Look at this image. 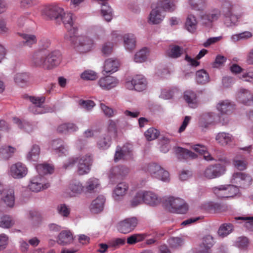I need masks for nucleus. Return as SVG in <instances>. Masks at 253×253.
I'll return each instance as SVG.
<instances>
[{"label":"nucleus","mask_w":253,"mask_h":253,"mask_svg":"<svg viewBox=\"0 0 253 253\" xmlns=\"http://www.w3.org/2000/svg\"><path fill=\"white\" fill-rule=\"evenodd\" d=\"M213 243V238L210 235H207L203 238V244L206 248V251H203L202 253H210L209 249Z\"/></svg>","instance_id":"obj_58"},{"label":"nucleus","mask_w":253,"mask_h":253,"mask_svg":"<svg viewBox=\"0 0 253 253\" xmlns=\"http://www.w3.org/2000/svg\"><path fill=\"white\" fill-rule=\"evenodd\" d=\"M146 80L141 75L134 77L131 81H128L126 83V87L130 90L134 89L141 91L146 87Z\"/></svg>","instance_id":"obj_9"},{"label":"nucleus","mask_w":253,"mask_h":253,"mask_svg":"<svg viewBox=\"0 0 253 253\" xmlns=\"http://www.w3.org/2000/svg\"><path fill=\"white\" fill-rule=\"evenodd\" d=\"M233 139V137L231 134L224 132L218 133L215 137V140L218 143L223 146L231 145Z\"/></svg>","instance_id":"obj_25"},{"label":"nucleus","mask_w":253,"mask_h":253,"mask_svg":"<svg viewBox=\"0 0 253 253\" xmlns=\"http://www.w3.org/2000/svg\"><path fill=\"white\" fill-rule=\"evenodd\" d=\"M46 50L38 49L35 51L31 57L32 66L45 68Z\"/></svg>","instance_id":"obj_14"},{"label":"nucleus","mask_w":253,"mask_h":253,"mask_svg":"<svg viewBox=\"0 0 253 253\" xmlns=\"http://www.w3.org/2000/svg\"><path fill=\"white\" fill-rule=\"evenodd\" d=\"M52 149L59 156L66 155L68 152L67 147L64 142L60 139L53 140L51 143Z\"/></svg>","instance_id":"obj_24"},{"label":"nucleus","mask_w":253,"mask_h":253,"mask_svg":"<svg viewBox=\"0 0 253 253\" xmlns=\"http://www.w3.org/2000/svg\"><path fill=\"white\" fill-rule=\"evenodd\" d=\"M40 154V147L37 145H33L31 151L27 155V159L29 161H36Z\"/></svg>","instance_id":"obj_47"},{"label":"nucleus","mask_w":253,"mask_h":253,"mask_svg":"<svg viewBox=\"0 0 253 253\" xmlns=\"http://www.w3.org/2000/svg\"><path fill=\"white\" fill-rule=\"evenodd\" d=\"M239 192L237 186L233 185H226L225 198L233 197Z\"/></svg>","instance_id":"obj_55"},{"label":"nucleus","mask_w":253,"mask_h":253,"mask_svg":"<svg viewBox=\"0 0 253 253\" xmlns=\"http://www.w3.org/2000/svg\"><path fill=\"white\" fill-rule=\"evenodd\" d=\"M188 2L192 9L195 10H203L206 4V0H188Z\"/></svg>","instance_id":"obj_45"},{"label":"nucleus","mask_w":253,"mask_h":253,"mask_svg":"<svg viewBox=\"0 0 253 253\" xmlns=\"http://www.w3.org/2000/svg\"><path fill=\"white\" fill-rule=\"evenodd\" d=\"M129 172V169L125 166H118L110 169L108 172V177L110 180L124 179Z\"/></svg>","instance_id":"obj_10"},{"label":"nucleus","mask_w":253,"mask_h":253,"mask_svg":"<svg viewBox=\"0 0 253 253\" xmlns=\"http://www.w3.org/2000/svg\"><path fill=\"white\" fill-rule=\"evenodd\" d=\"M21 36L24 40V44L26 46L31 47L37 42V39L34 35L22 34Z\"/></svg>","instance_id":"obj_52"},{"label":"nucleus","mask_w":253,"mask_h":253,"mask_svg":"<svg viewBox=\"0 0 253 253\" xmlns=\"http://www.w3.org/2000/svg\"><path fill=\"white\" fill-rule=\"evenodd\" d=\"M72 30L68 35H65L66 40L74 45L75 47L80 52L84 53L90 51L93 45V41L87 37L78 36L77 33L72 35Z\"/></svg>","instance_id":"obj_1"},{"label":"nucleus","mask_w":253,"mask_h":253,"mask_svg":"<svg viewBox=\"0 0 253 253\" xmlns=\"http://www.w3.org/2000/svg\"><path fill=\"white\" fill-rule=\"evenodd\" d=\"M159 131L153 127L149 128L145 132V136L148 141H151L156 139L159 136Z\"/></svg>","instance_id":"obj_56"},{"label":"nucleus","mask_w":253,"mask_h":253,"mask_svg":"<svg viewBox=\"0 0 253 253\" xmlns=\"http://www.w3.org/2000/svg\"><path fill=\"white\" fill-rule=\"evenodd\" d=\"M234 167L240 170H244L247 168L248 163L242 156H237L233 161Z\"/></svg>","instance_id":"obj_40"},{"label":"nucleus","mask_w":253,"mask_h":253,"mask_svg":"<svg viewBox=\"0 0 253 253\" xmlns=\"http://www.w3.org/2000/svg\"><path fill=\"white\" fill-rule=\"evenodd\" d=\"M144 203L143 191L137 192L130 201V206L135 207Z\"/></svg>","instance_id":"obj_49"},{"label":"nucleus","mask_w":253,"mask_h":253,"mask_svg":"<svg viewBox=\"0 0 253 253\" xmlns=\"http://www.w3.org/2000/svg\"><path fill=\"white\" fill-rule=\"evenodd\" d=\"M100 186L99 180L94 177H91L86 182L84 189L86 193H91L95 192Z\"/></svg>","instance_id":"obj_31"},{"label":"nucleus","mask_w":253,"mask_h":253,"mask_svg":"<svg viewBox=\"0 0 253 253\" xmlns=\"http://www.w3.org/2000/svg\"><path fill=\"white\" fill-rule=\"evenodd\" d=\"M144 195V203L155 206L161 203V199L155 193L151 191H143Z\"/></svg>","instance_id":"obj_22"},{"label":"nucleus","mask_w":253,"mask_h":253,"mask_svg":"<svg viewBox=\"0 0 253 253\" xmlns=\"http://www.w3.org/2000/svg\"><path fill=\"white\" fill-rule=\"evenodd\" d=\"M105 199L103 196H99L94 200L90 206L91 212L98 213L103 210Z\"/></svg>","instance_id":"obj_28"},{"label":"nucleus","mask_w":253,"mask_h":253,"mask_svg":"<svg viewBox=\"0 0 253 253\" xmlns=\"http://www.w3.org/2000/svg\"><path fill=\"white\" fill-rule=\"evenodd\" d=\"M15 148L10 146H4L0 149V156L5 160L12 157L15 151Z\"/></svg>","instance_id":"obj_41"},{"label":"nucleus","mask_w":253,"mask_h":253,"mask_svg":"<svg viewBox=\"0 0 253 253\" xmlns=\"http://www.w3.org/2000/svg\"><path fill=\"white\" fill-rule=\"evenodd\" d=\"M2 200L7 207H13L15 202L14 190L13 189H8L4 194Z\"/></svg>","instance_id":"obj_37"},{"label":"nucleus","mask_w":253,"mask_h":253,"mask_svg":"<svg viewBox=\"0 0 253 253\" xmlns=\"http://www.w3.org/2000/svg\"><path fill=\"white\" fill-rule=\"evenodd\" d=\"M119 65V62L118 60L109 58L106 60L104 62L103 71L107 74H112L118 70Z\"/></svg>","instance_id":"obj_27"},{"label":"nucleus","mask_w":253,"mask_h":253,"mask_svg":"<svg viewBox=\"0 0 253 253\" xmlns=\"http://www.w3.org/2000/svg\"><path fill=\"white\" fill-rule=\"evenodd\" d=\"M81 78L85 80H95L97 78V74L92 70H86L81 75Z\"/></svg>","instance_id":"obj_59"},{"label":"nucleus","mask_w":253,"mask_h":253,"mask_svg":"<svg viewBox=\"0 0 253 253\" xmlns=\"http://www.w3.org/2000/svg\"><path fill=\"white\" fill-rule=\"evenodd\" d=\"M169 244L171 248H178L183 245L184 240L180 237H172L169 240Z\"/></svg>","instance_id":"obj_57"},{"label":"nucleus","mask_w":253,"mask_h":253,"mask_svg":"<svg viewBox=\"0 0 253 253\" xmlns=\"http://www.w3.org/2000/svg\"><path fill=\"white\" fill-rule=\"evenodd\" d=\"M238 98L242 103L249 105L253 101V95L246 89H241L238 93Z\"/></svg>","instance_id":"obj_32"},{"label":"nucleus","mask_w":253,"mask_h":253,"mask_svg":"<svg viewBox=\"0 0 253 253\" xmlns=\"http://www.w3.org/2000/svg\"><path fill=\"white\" fill-rule=\"evenodd\" d=\"M225 170V167L221 164L211 165L204 170L202 175L206 179H211L220 176Z\"/></svg>","instance_id":"obj_5"},{"label":"nucleus","mask_w":253,"mask_h":253,"mask_svg":"<svg viewBox=\"0 0 253 253\" xmlns=\"http://www.w3.org/2000/svg\"><path fill=\"white\" fill-rule=\"evenodd\" d=\"M221 8L224 16V23L228 27L236 25L238 17L233 12V5L227 0H222Z\"/></svg>","instance_id":"obj_2"},{"label":"nucleus","mask_w":253,"mask_h":253,"mask_svg":"<svg viewBox=\"0 0 253 253\" xmlns=\"http://www.w3.org/2000/svg\"><path fill=\"white\" fill-rule=\"evenodd\" d=\"M183 53V48L178 45L172 46L168 52L169 57L177 58Z\"/></svg>","instance_id":"obj_48"},{"label":"nucleus","mask_w":253,"mask_h":253,"mask_svg":"<svg viewBox=\"0 0 253 253\" xmlns=\"http://www.w3.org/2000/svg\"><path fill=\"white\" fill-rule=\"evenodd\" d=\"M217 109L223 114L230 113L233 110V106L228 100L220 101L216 106Z\"/></svg>","instance_id":"obj_36"},{"label":"nucleus","mask_w":253,"mask_h":253,"mask_svg":"<svg viewBox=\"0 0 253 253\" xmlns=\"http://www.w3.org/2000/svg\"><path fill=\"white\" fill-rule=\"evenodd\" d=\"M13 121L20 128L23 129L28 132H30L33 130L32 126L29 122L21 121L17 118H14L13 119Z\"/></svg>","instance_id":"obj_51"},{"label":"nucleus","mask_w":253,"mask_h":253,"mask_svg":"<svg viewBox=\"0 0 253 253\" xmlns=\"http://www.w3.org/2000/svg\"><path fill=\"white\" fill-rule=\"evenodd\" d=\"M175 0H158L154 4L163 11L171 12L175 9Z\"/></svg>","instance_id":"obj_26"},{"label":"nucleus","mask_w":253,"mask_h":253,"mask_svg":"<svg viewBox=\"0 0 253 253\" xmlns=\"http://www.w3.org/2000/svg\"><path fill=\"white\" fill-rule=\"evenodd\" d=\"M79 104L82 108L87 111L90 110L95 106L94 102L90 100H81L79 101Z\"/></svg>","instance_id":"obj_64"},{"label":"nucleus","mask_w":253,"mask_h":253,"mask_svg":"<svg viewBox=\"0 0 253 253\" xmlns=\"http://www.w3.org/2000/svg\"><path fill=\"white\" fill-rule=\"evenodd\" d=\"M58 213L61 216L64 217H68L70 213V210L64 204H60L57 207Z\"/></svg>","instance_id":"obj_61"},{"label":"nucleus","mask_w":253,"mask_h":253,"mask_svg":"<svg viewBox=\"0 0 253 253\" xmlns=\"http://www.w3.org/2000/svg\"><path fill=\"white\" fill-rule=\"evenodd\" d=\"M184 99L191 108L197 106L196 95L192 91L187 90L184 92Z\"/></svg>","instance_id":"obj_39"},{"label":"nucleus","mask_w":253,"mask_h":253,"mask_svg":"<svg viewBox=\"0 0 253 253\" xmlns=\"http://www.w3.org/2000/svg\"><path fill=\"white\" fill-rule=\"evenodd\" d=\"M84 190V186L80 181H73L69 185L67 194L70 197H75L81 194Z\"/></svg>","instance_id":"obj_21"},{"label":"nucleus","mask_w":253,"mask_h":253,"mask_svg":"<svg viewBox=\"0 0 253 253\" xmlns=\"http://www.w3.org/2000/svg\"><path fill=\"white\" fill-rule=\"evenodd\" d=\"M124 46L128 51H132L136 47V38L132 34L124 35L123 37Z\"/></svg>","instance_id":"obj_33"},{"label":"nucleus","mask_w":253,"mask_h":253,"mask_svg":"<svg viewBox=\"0 0 253 253\" xmlns=\"http://www.w3.org/2000/svg\"><path fill=\"white\" fill-rule=\"evenodd\" d=\"M29 99L33 104L32 105L29 107V109L33 113L35 114H41L49 112L50 111L49 108L43 106L45 97L30 96L29 97Z\"/></svg>","instance_id":"obj_6"},{"label":"nucleus","mask_w":253,"mask_h":253,"mask_svg":"<svg viewBox=\"0 0 253 253\" xmlns=\"http://www.w3.org/2000/svg\"><path fill=\"white\" fill-rule=\"evenodd\" d=\"M42 13L49 18L54 19L58 22L62 14H64V11L62 8L58 5H48L43 9Z\"/></svg>","instance_id":"obj_13"},{"label":"nucleus","mask_w":253,"mask_h":253,"mask_svg":"<svg viewBox=\"0 0 253 253\" xmlns=\"http://www.w3.org/2000/svg\"><path fill=\"white\" fill-rule=\"evenodd\" d=\"M143 169L148 172L153 177L164 182H169L170 180L168 171L157 164L152 163L144 166Z\"/></svg>","instance_id":"obj_4"},{"label":"nucleus","mask_w":253,"mask_h":253,"mask_svg":"<svg viewBox=\"0 0 253 253\" xmlns=\"http://www.w3.org/2000/svg\"><path fill=\"white\" fill-rule=\"evenodd\" d=\"M111 136L108 133L105 134L99 137L97 144L99 149H106L109 148L111 144Z\"/></svg>","instance_id":"obj_38"},{"label":"nucleus","mask_w":253,"mask_h":253,"mask_svg":"<svg viewBox=\"0 0 253 253\" xmlns=\"http://www.w3.org/2000/svg\"><path fill=\"white\" fill-rule=\"evenodd\" d=\"M74 238L72 233L69 230H63L58 235L57 242L61 245H66L72 243Z\"/></svg>","instance_id":"obj_23"},{"label":"nucleus","mask_w":253,"mask_h":253,"mask_svg":"<svg viewBox=\"0 0 253 253\" xmlns=\"http://www.w3.org/2000/svg\"><path fill=\"white\" fill-rule=\"evenodd\" d=\"M27 172V167L20 162L15 163L10 167L9 174L14 178H23L26 175Z\"/></svg>","instance_id":"obj_15"},{"label":"nucleus","mask_w":253,"mask_h":253,"mask_svg":"<svg viewBox=\"0 0 253 253\" xmlns=\"http://www.w3.org/2000/svg\"><path fill=\"white\" fill-rule=\"evenodd\" d=\"M129 188L127 183L121 182L118 183L113 190V196L116 201H119L127 193Z\"/></svg>","instance_id":"obj_20"},{"label":"nucleus","mask_w":253,"mask_h":253,"mask_svg":"<svg viewBox=\"0 0 253 253\" xmlns=\"http://www.w3.org/2000/svg\"><path fill=\"white\" fill-rule=\"evenodd\" d=\"M252 37V34L249 31H245L244 32L233 35L231 37V39L233 42H236L241 40H246L251 38Z\"/></svg>","instance_id":"obj_53"},{"label":"nucleus","mask_w":253,"mask_h":253,"mask_svg":"<svg viewBox=\"0 0 253 253\" xmlns=\"http://www.w3.org/2000/svg\"><path fill=\"white\" fill-rule=\"evenodd\" d=\"M148 54V48H143L135 53L134 61L136 63L143 62L146 60Z\"/></svg>","instance_id":"obj_42"},{"label":"nucleus","mask_w":253,"mask_h":253,"mask_svg":"<svg viewBox=\"0 0 253 253\" xmlns=\"http://www.w3.org/2000/svg\"><path fill=\"white\" fill-rule=\"evenodd\" d=\"M117 123L115 121L110 120L109 121L108 126L107 128V133L109 134L112 133L113 134L114 137H116L117 135Z\"/></svg>","instance_id":"obj_62"},{"label":"nucleus","mask_w":253,"mask_h":253,"mask_svg":"<svg viewBox=\"0 0 253 253\" xmlns=\"http://www.w3.org/2000/svg\"><path fill=\"white\" fill-rule=\"evenodd\" d=\"M145 237L146 236L144 234H134L127 238V243L129 245H133L143 241Z\"/></svg>","instance_id":"obj_54"},{"label":"nucleus","mask_w":253,"mask_h":253,"mask_svg":"<svg viewBox=\"0 0 253 253\" xmlns=\"http://www.w3.org/2000/svg\"><path fill=\"white\" fill-rule=\"evenodd\" d=\"M152 8V11L149 16V23L153 24H157L161 23L165 17L162 14L163 11L154 4H153Z\"/></svg>","instance_id":"obj_19"},{"label":"nucleus","mask_w":253,"mask_h":253,"mask_svg":"<svg viewBox=\"0 0 253 253\" xmlns=\"http://www.w3.org/2000/svg\"><path fill=\"white\" fill-rule=\"evenodd\" d=\"M174 149L179 159H196L197 157V155L196 154L188 149H184L180 147H175Z\"/></svg>","instance_id":"obj_34"},{"label":"nucleus","mask_w":253,"mask_h":253,"mask_svg":"<svg viewBox=\"0 0 253 253\" xmlns=\"http://www.w3.org/2000/svg\"><path fill=\"white\" fill-rule=\"evenodd\" d=\"M49 186L50 184L48 182L45 183L44 178L39 176L33 178L28 185L30 190L36 192L47 189Z\"/></svg>","instance_id":"obj_16"},{"label":"nucleus","mask_w":253,"mask_h":253,"mask_svg":"<svg viewBox=\"0 0 253 253\" xmlns=\"http://www.w3.org/2000/svg\"><path fill=\"white\" fill-rule=\"evenodd\" d=\"M12 218L7 215H3L0 219V227L3 228H9L14 224Z\"/></svg>","instance_id":"obj_50"},{"label":"nucleus","mask_w":253,"mask_h":253,"mask_svg":"<svg viewBox=\"0 0 253 253\" xmlns=\"http://www.w3.org/2000/svg\"><path fill=\"white\" fill-rule=\"evenodd\" d=\"M233 227L231 223H224L222 224L219 227L218 234L222 237L226 236L233 231Z\"/></svg>","instance_id":"obj_46"},{"label":"nucleus","mask_w":253,"mask_h":253,"mask_svg":"<svg viewBox=\"0 0 253 253\" xmlns=\"http://www.w3.org/2000/svg\"><path fill=\"white\" fill-rule=\"evenodd\" d=\"M213 193L219 198H225L226 185H219L212 188Z\"/></svg>","instance_id":"obj_60"},{"label":"nucleus","mask_w":253,"mask_h":253,"mask_svg":"<svg viewBox=\"0 0 253 253\" xmlns=\"http://www.w3.org/2000/svg\"><path fill=\"white\" fill-rule=\"evenodd\" d=\"M61 60V54L59 51L54 50L48 54L46 52L45 69H51L58 66Z\"/></svg>","instance_id":"obj_12"},{"label":"nucleus","mask_w":253,"mask_h":253,"mask_svg":"<svg viewBox=\"0 0 253 253\" xmlns=\"http://www.w3.org/2000/svg\"><path fill=\"white\" fill-rule=\"evenodd\" d=\"M196 79L198 84H205L209 82L210 77L205 70H201L196 72Z\"/></svg>","instance_id":"obj_43"},{"label":"nucleus","mask_w":253,"mask_h":253,"mask_svg":"<svg viewBox=\"0 0 253 253\" xmlns=\"http://www.w3.org/2000/svg\"><path fill=\"white\" fill-rule=\"evenodd\" d=\"M36 169L40 175L51 173L53 170L52 166L47 164H41L36 166Z\"/></svg>","instance_id":"obj_44"},{"label":"nucleus","mask_w":253,"mask_h":253,"mask_svg":"<svg viewBox=\"0 0 253 253\" xmlns=\"http://www.w3.org/2000/svg\"><path fill=\"white\" fill-rule=\"evenodd\" d=\"M198 21L195 15L188 14L185 23V29L190 33H194L197 28Z\"/></svg>","instance_id":"obj_30"},{"label":"nucleus","mask_w":253,"mask_h":253,"mask_svg":"<svg viewBox=\"0 0 253 253\" xmlns=\"http://www.w3.org/2000/svg\"><path fill=\"white\" fill-rule=\"evenodd\" d=\"M74 15L71 13H65L64 12V14H62L61 18H59L58 22L62 21L66 28L68 29V32L66 35L69 36V32L71 30H72V35L77 32V29L74 25Z\"/></svg>","instance_id":"obj_17"},{"label":"nucleus","mask_w":253,"mask_h":253,"mask_svg":"<svg viewBox=\"0 0 253 253\" xmlns=\"http://www.w3.org/2000/svg\"><path fill=\"white\" fill-rule=\"evenodd\" d=\"M14 80L18 85L23 87L29 84L30 75L26 73H18L15 75Z\"/></svg>","instance_id":"obj_35"},{"label":"nucleus","mask_w":253,"mask_h":253,"mask_svg":"<svg viewBox=\"0 0 253 253\" xmlns=\"http://www.w3.org/2000/svg\"><path fill=\"white\" fill-rule=\"evenodd\" d=\"M100 107L105 115L109 118L113 117L116 113L115 110L103 103H101Z\"/></svg>","instance_id":"obj_63"},{"label":"nucleus","mask_w":253,"mask_h":253,"mask_svg":"<svg viewBox=\"0 0 253 253\" xmlns=\"http://www.w3.org/2000/svg\"><path fill=\"white\" fill-rule=\"evenodd\" d=\"M92 163V157L90 154L80 156L78 158L77 172L82 175L88 173Z\"/></svg>","instance_id":"obj_7"},{"label":"nucleus","mask_w":253,"mask_h":253,"mask_svg":"<svg viewBox=\"0 0 253 253\" xmlns=\"http://www.w3.org/2000/svg\"><path fill=\"white\" fill-rule=\"evenodd\" d=\"M98 84L103 89L109 90L117 85L118 80L112 76H106L100 78Z\"/></svg>","instance_id":"obj_18"},{"label":"nucleus","mask_w":253,"mask_h":253,"mask_svg":"<svg viewBox=\"0 0 253 253\" xmlns=\"http://www.w3.org/2000/svg\"><path fill=\"white\" fill-rule=\"evenodd\" d=\"M252 178L249 174L242 172H237L232 175L231 181L232 183L236 184L238 187H245L251 184Z\"/></svg>","instance_id":"obj_11"},{"label":"nucleus","mask_w":253,"mask_h":253,"mask_svg":"<svg viewBox=\"0 0 253 253\" xmlns=\"http://www.w3.org/2000/svg\"><path fill=\"white\" fill-rule=\"evenodd\" d=\"M137 224V219L135 217H131L119 221L117 223V228L119 232L126 234L132 231Z\"/></svg>","instance_id":"obj_8"},{"label":"nucleus","mask_w":253,"mask_h":253,"mask_svg":"<svg viewBox=\"0 0 253 253\" xmlns=\"http://www.w3.org/2000/svg\"><path fill=\"white\" fill-rule=\"evenodd\" d=\"M99 3L101 4V14L105 19L109 22L112 18V9L108 5L107 1L108 0H97Z\"/></svg>","instance_id":"obj_29"},{"label":"nucleus","mask_w":253,"mask_h":253,"mask_svg":"<svg viewBox=\"0 0 253 253\" xmlns=\"http://www.w3.org/2000/svg\"><path fill=\"white\" fill-rule=\"evenodd\" d=\"M166 207L172 212L183 214L188 210V206L185 201L179 198L169 197L165 199Z\"/></svg>","instance_id":"obj_3"}]
</instances>
